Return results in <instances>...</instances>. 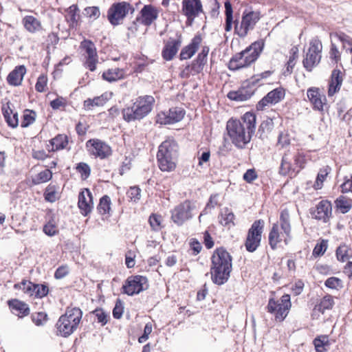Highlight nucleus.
<instances>
[{
    "instance_id": "obj_28",
    "label": "nucleus",
    "mask_w": 352,
    "mask_h": 352,
    "mask_svg": "<svg viewBox=\"0 0 352 352\" xmlns=\"http://www.w3.org/2000/svg\"><path fill=\"white\" fill-rule=\"evenodd\" d=\"M279 173L283 176L298 173L296 165L294 164L292 153L290 150H287L282 156Z\"/></svg>"
},
{
    "instance_id": "obj_31",
    "label": "nucleus",
    "mask_w": 352,
    "mask_h": 352,
    "mask_svg": "<svg viewBox=\"0 0 352 352\" xmlns=\"http://www.w3.org/2000/svg\"><path fill=\"white\" fill-rule=\"evenodd\" d=\"M7 305L13 314L19 318H24L30 314L29 305L18 298H11L7 301Z\"/></svg>"
},
{
    "instance_id": "obj_44",
    "label": "nucleus",
    "mask_w": 352,
    "mask_h": 352,
    "mask_svg": "<svg viewBox=\"0 0 352 352\" xmlns=\"http://www.w3.org/2000/svg\"><path fill=\"white\" fill-rule=\"evenodd\" d=\"M336 256L338 261L344 263L352 256V250L350 245L342 243L336 250Z\"/></svg>"
},
{
    "instance_id": "obj_45",
    "label": "nucleus",
    "mask_w": 352,
    "mask_h": 352,
    "mask_svg": "<svg viewBox=\"0 0 352 352\" xmlns=\"http://www.w3.org/2000/svg\"><path fill=\"white\" fill-rule=\"evenodd\" d=\"M2 113L9 126L16 128L19 125L18 113L16 112L14 113L8 105L2 107Z\"/></svg>"
},
{
    "instance_id": "obj_20",
    "label": "nucleus",
    "mask_w": 352,
    "mask_h": 352,
    "mask_svg": "<svg viewBox=\"0 0 352 352\" xmlns=\"http://www.w3.org/2000/svg\"><path fill=\"white\" fill-rule=\"evenodd\" d=\"M203 12L201 0H182L181 13L186 18V25H191L195 18Z\"/></svg>"
},
{
    "instance_id": "obj_16",
    "label": "nucleus",
    "mask_w": 352,
    "mask_h": 352,
    "mask_svg": "<svg viewBox=\"0 0 352 352\" xmlns=\"http://www.w3.org/2000/svg\"><path fill=\"white\" fill-rule=\"evenodd\" d=\"M85 148L89 156L100 160H107L113 155L111 146L105 141L91 138L85 143Z\"/></svg>"
},
{
    "instance_id": "obj_46",
    "label": "nucleus",
    "mask_w": 352,
    "mask_h": 352,
    "mask_svg": "<svg viewBox=\"0 0 352 352\" xmlns=\"http://www.w3.org/2000/svg\"><path fill=\"white\" fill-rule=\"evenodd\" d=\"M313 344L316 352H327L329 349L331 342L328 336L320 335L314 338Z\"/></svg>"
},
{
    "instance_id": "obj_4",
    "label": "nucleus",
    "mask_w": 352,
    "mask_h": 352,
    "mask_svg": "<svg viewBox=\"0 0 352 352\" xmlns=\"http://www.w3.org/2000/svg\"><path fill=\"white\" fill-rule=\"evenodd\" d=\"M292 239V227L290 212L287 208L280 212L279 219L272 224L268 233V243L272 250L280 247L281 243L287 245Z\"/></svg>"
},
{
    "instance_id": "obj_43",
    "label": "nucleus",
    "mask_w": 352,
    "mask_h": 352,
    "mask_svg": "<svg viewBox=\"0 0 352 352\" xmlns=\"http://www.w3.org/2000/svg\"><path fill=\"white\" fill-rule=\"evenodd\" d=\"M148 223L154 232H159L165 227L164 217L159 212H152L148 217Z\"/></svg>"
},
{
    "instance_id": "obj_64",
    "label": "nucleus",
    "mask_w": 352,
    "mask_h": 352,
    "mask_svg": "<svg viewBox=\"0 0 352 352\" xmlns=\"http://www.w3.org/2000/svg\"><path fill=\"white\" fill-rule=\"evenodd\" d=\"M324 285L331 289L339 290L343 287V283L340 278L331 276L324 281Z\"/></svg>"
},
{
    "instance_id": "obj_59",
    "label": "nucleus",
    "mask_w": 352,
    "mask_h": 352,
    "mask_svg": "<svg viewBox=\"0 0 352 352\" xmlns=\"http://www.w3.org/2000/svg\"><path fill=\"white\" fill-rule=\"evenodd\" d=\"M189 254L192 256H197L203 250L201 243L196 238H191L188 241Z\"/></svg>"
},
{
    "instance_id": "obj_15",
    "label": "nucleus",
    "mask_w": 352,
    "mask_h": 352,
    "mask_svg": "<svg viewBox=\"0 0 352 352\" xmlns=\"http://www.w3.org/2000/svg\"><path fill=\"white\" fill-rule=\"evenodd\" d=\"M264 228V220L257 219L248 229L244 241V246L248 252H254L261 246Z\"/></svg>"
},
{
    "instance_id": "obj_48",
    "label": "nucleus",
    "mask_w": 352,
    "mask_h": 352,
    "mask_svg": "<svg viewBox=\"0 0 352 352\" xmlns=\"http://www.w3.org/2000/svg\"><path fill=\"white\" fill-rule=\"evenodd\" d=\"M79 47L82 56L98 54L94 43L89 39H83L80 42Z\"/></svg>"
},
{
    "instance_id": "obj_53",
    "label": "nucleus",
    "mask_w": 352,
    "mask_h": 352,
    "mask_svg": "<svg viewBox=\"0 0 352 352\" xmlns=\"http://www.w3.org/2000/svg\"><path fill=\"white\" fill-rule=\"evenodd\" d=\"M328 240L320 239L312 251V256L318 258L323 256L328 248Z\"/></svg>"
},
{
    "instance_id": "obj_32",
    "label": "nucleus",
    "mask_w": 352,
    "mask_h": 352,
    "mask_svg": "<svg viewBox=\"0 0 352 352\" xmlns=\"http://www.w3.org/2000/svg\"><path fill=\"white\" fill-rule=\"evenodd\" d=\"M23 28L30 34H38L44 30L41 21L33 15H25L21 19Z\"/></svg>"
},
{
    "instance_id": "obj_7",
    "label": "nucleus",
    "mask_w": 352,
    "mask_h": 352,
    "mask_svg": "<svg viewBox=\"0 0 352 352\" xmlns=\"http://www.w3.org/2000/svg\"><path fill=\"white\" fill-rule=\"evenodd\" d=\"M155 102L152 96H138L131 106L122 110L123 119L127 122L143 119L151 113Z\"/></svg>"
},
{
    "instance_id": "obj_35",
    "label": "nucleus",
    "mask_w": 352,
    "mask_h": 352,
    "mask_svg": "<svg viewBox=\"0 0 352 352\" xmlns=\"http://www.w3.org/2000/svg\"><path fill=\"white\" fill-rule=\"evenodd\" d=\"M112 206L113 204L111 197L107 195H104L99 199L96 210L102 219H108L112 215Z\"/></svg>"
},
{
    "instance_id": "obj_37",
    "label": "nucleus",
    "mask_w": 352,
    "mask_h": 352,
    "mask_svg": "<svg viewBox=\"0 0 352 352\" xmlns=\"http://www.w3.org/2000/svg\"><path fill=\"white\" fill-rule=\"evenodd\" d=\"M298 57V47L297 45H294L289 50L288 59L285 64V67L282 73L284 76H290L293 73Z\"/></svg>"
},
{
    "instance_id": "obj_2",
    "label": "nucleus",
    "mask_w": 352,
    "mask_h": 352,
    "mask_svg": "<svg viewBox=\"0 0 352 352\" xmlns=\"http://www.w3.org/2000/svg\"><path fill=\"white\" fill-rule=\"evenodd\" d=\"M226 23L225 31L230 32L232 25H234V32L239 38L246 37L249 32L253 30L256 24L262 18L261 12L259 10H245L242 14L241 20L233 21V10L230 1L225 2Z\"/></svg>"
},
{
    "instance_id": "obj_56",
    "label": "nucleus",
    "mask_w": 352,
    "mask_h": 352,
    "mask_svg": "<svg viewBox=\"0 0 352 352\" xmlns=\"http://www.w3.org/2000/svg\"><path fill=\"white\" fill-rule=\"evenodd\" d=\"M35 90L38 93L48 91V76L47 74H41L36 79Z\"/></svg>"
},
{
    "instance_id": "obj_5",
    "label": "nucleus",
    "mask_w": 352,
    "mask_h": 352,
    "mask_svg": "<svg viewBox=\"0 0 352 352\" xmlns=\"http://www.w3.org/2000/svg\"><path fill=\"white\" fill-rule=\"evenodd\" d=\"M179 145L173 137H168L158 146L156 159L162 172H173L178 163Z\"/></svg>"
},
{
    "instance_id": "obj_21",
    "label": "nucleus",
    "mask_w": 352,
    "mask_h": 352,
    "mask_svg": "<svg viewBox=\"0 0 352 352\" xmlns=\"http://www.w3.org/2000/svg\"><path fill=\"white\" fill-rule=\"evenodd\" d=\"M186 111L182 107H171L167 111H161L157 115V122L160 124H172L180 122L185 116Z\"/></svg>"
},
{
    "instance_id": "obj_23",
    "label": "nucleus",
    "mask_w": 352,
    "mask_h": 352,
    "mask_svg": "<svg viewBox=\"0 0 352 352\" xmlns=\"http://www.w3.org/2000/svg\"><path fill=\"white\" fill-rule=\"evenodd\" d=\"M94 197L87 188H83L79 192L78 199V207L80 214L84 217L89 216L94 209Z\"/></svg>"
},
{
    "instance_id": "obj_52",
    "label": "nucleus",
    "mask_w": 352,
    "mask_h": 352,
    "mask_svg": "<svg viewBox=\"0 0 352 352\" xmlns=\"http://www.w3.org/2000/svg\"><path fill=\"white\" fill-rule=\"evenodd\" d=\"M291 144V137L287 129H284L279 132L278 138L276 146L279 149H283L287 148Z\"/></svg>"
},
{
    "instance_id": "obj_34",
    "label": "nucleus",
    "mask_w": 352,
    "mask_h": 352,
    "mask_svg": "<svg viewBox=\"0 0 352 352\" xmlns=\"http://www.w3.org/2000/svg\"><path fill=\"white\" fill-rule=\"evenodd\" d=\"M112 95V92H104L93 98H87L83 102V109L86 111H91L95 107H102L111 99Z\"/></svg>"
},
{
    "instance_id": "obj_26",
    "label": "nucleus",
    "mask_w": 352,
    "mask_h": 352,
    "mask_svg": "<svg viewBox=\"0 0 352 352\" xmlns=\"http://www.w3.org/2000/svg\"><path fill=\"white\" fill-rule=\"evenodd\" d=\"M48 153H55L60 151H70L69 137L65 133H58L49 140L47 145Z\"/></svg>"
},
{
    "instance_id": "obj_30",
    "label": "nucleus",
    "mask_w": 352,
    "mask_h": 352,
    "mask_svg": "<svg viewBox=\"0 0 352 352\" xmlns=\"http://www.w3.org/2000/svg\"><path fill=\"white\" fill-rule=\"evenodd\" d=\"M254 94V89H251L246 82H244L237 90L230 91L227 97L234 101L242 102L250 99Z\"/></svg>"
},
{
    "instance_id": "obj_49",
    "label": "nucleus",
    "mask_w": 352,
    "mask_h": 352,
    "mask_svg": "<svg viewBox=\"0 0 352 352\" xmlns=\"http://www.w3.org/2000/svg\"><path fill=\"white\" fill-rule=\"evenodd\" d=\"M82 57L83 66L90 72H95L97 69V65L99 63L98 54H90Z\"/></svg>"
},
{
    "instance_id": "obj_57",
    "label": "nucleus",
    "mask_w": 352,
    "mask_h": 352,
    "mask_svg": "<svg viewBox=\"0 0 352 352\" xmlns=\"http://www.w3.org/2000/svg\"><path fill=\"white\" fill-rule=\"evenodd\" d=\"M336 207L342 214L348 212L352 208L351 202L343 196H340L335 201Z\"/></svg>"
},
{
    "instance_id": "obj_12",
    "label": "nucleus",
    "mask_w": 352,
    "mask_h": 352,
    "mask_svg": "<svg viewBox=\"0 0 352 352\" xmlns=\"http://www.w3.org/2000/svg\"><path fill=\"white\" fill-rule=\"evenodd\" d=\"M134 12L135 8L129 2H116L113 3L108 9L107 18L109 23L116 27L122 24L129 13L132 14Z\"/></svg>"
},
{
    "instance_id": "obj_25",
    "label": "nucleus",
    "mask_w": 352,
    "mask_h": 352,
    "mask_svg": "<svg viewBox=\"0 0 352 352\" xmlns=\"http://www.w3.org/2000/svg\"><path fill=\"white\" fill-rule=\"evenodd\" d=\"M182 36L177 38L170 37L167 41H164V45L162 50V57L166 61L172 60L177 55L181 45Z\"/></svg>"
},
{
    "instance_id": "obj_61",
    "label": "nucleus",
    "mask_w": 352,
    "mask_h": 352,
    "mask_svg": "<svg viewBox=\"0 0 352 352\" xmlns=\"http://www.w3.org/2000/svg\"><path fill=\"white\" fill-rule=\"evenodd\" d=\"M83 14L85 17L95 21L100 16V9L98 6H87L85 8Z\"/></svg>"
},
{
    "instance_id": "obj_41",
    "label": "nucleus",
    "mask_w": 352,
    "mask_h": 352,
    "mask_svg": "<svg viewBox=\"0 0 352 352\" xmlns=\"http://www.w3.org/2000/svg\"><path fill=\"white\" fill-rule=\"evenodd\" d=\"M67 15L65 19L69 23V27L76 28L80 25V10L76 4H72L65 10Z\"/></svg>"
},
{
    "instance_id": "obj_10",
    "label": "nucleus",
    "mask_w": 352,
    "mask_h": 352,
    "mask_svg": "<svg viewBox=\"0 0 352 352\" xmlns=\"http://www.w3.org/2000/svg\"><path fill=\"white\" fill-rule=\"evenodd\" d=\"M322 43L318 38H312L308 48L304 52L302 63L307 72H311L320 63L322 59Z\"/></svg>"
},
{
    "instance_id": "obj_58",
    "label": "nucleus",
    "mask_w": 352,
    "mask_h": 352,
    "mask_svg": "<svg viewBox=\"0 0 352 352\" xmlns=\"http://www.w3.org/2000/svg\"><path fill=\"white\" fill-rule=\"evenodd\" d=\"M274 127V124L273 119L267 117L261 123L258 127V133H260L261 136L263 135L266 136L268 133L272 131Z\"/></svg>"
},
{
    "instance_id": "obj_11",
    "label": "nucleus",
    "mask_w": 352,
    "mask_h": 352,
    "mask_svg": "<svg viewBox=\"0 0 352 352\" xmlns=\"http://www.w3.org/2000/svg\"><path fill=\"white\" fill-rule=\"evenodd\" d=\"M210 47L208 45L201 47V51L196 58L188 64L179 73L182 78H188L190 76L198 75L203 72L204 67L208 63V56Z\"/></svg>"
},
{
    "instance_id": "obj_27",
    "label": "nucleus",
    "mask_w": 352,
    "mask_h": 352,
    "mask_svg": "<svg viewBox=\"0 0 352 352\" xmlns=\"http://www.w3.org/2000/svg\"><path fill=\"white\" fill-rule=\"evenodd\" d=\"M311 214L316 219L327 223L332 216L331 203L327 199L320 201Z\"/></svg>"
},
{
    "instance_id": "obj_9",
    "label": "nucleus",
    "mask_w": 352,
    "mask_h": 352,
    "mask_svg": "<svg viewBox=\"0 0 352 352\" xmlns=\"http://www.w3.org/2000/svg\"><path fill=\"white\" fill-rule=\"evenodd\" d=\"M291 296L284 294L280 298H270L265 307L266 311L274 316V321L283 322L292 309Z\"/></svg>"
},
{
    "instance_id": "obj_6",
    "label": "nucleus",
    "mask_w": 352,
    "mask_h": 352,
    "mask_svg": "<svg viewBox=\"0 0 352 352\" xmlns=\"http://www.w3.org/2000/svg\"><path fill=\"white\" fill-rule=\"evenodd\" d=\"M265 47V40L258 39L252 43L245 50L234 54L228 63L231 71L247 68L254 63L259 58Z\"/></svg>"
},
{
    "instance_id": "obj_29",
    "label": "nucleus",
    "mask_w": 352,
    "mask_h": 352,
    "mask_svg": "<svg viewBox=\"0 0 352 352\" xmlns=\"http://www.w3.org/2000/svg\"><path fill=\"white\" fill-rule=\"evenodd\" d=\"M128 77L126 70L124 68L111 67L105 69L101 75L103 80L109 83H114L124 80Z\"/></svg>"
},
{
    "instance_id": "obj_38",
    "label": "nucleus",
    "mask_w": 352,
    "mask_h": 352,
    "mask_svg": "<svg viewBox=\"0 0 352 352\" xmlns=\"http://www.w3.org/2000/svg\"><path fill=\"white\" fill-rule=\"evenodd\" d=\"M57 166L56 161H52L50 164L49 168L41 170L32 179V183L34 185H39L41 184L46 183L50 181L53 176V173L51 170L52 168H55Z\"/></svg>"
},
{
    "instance_id": "obj_33",
    "label": "nucleus",
    "mask_w": 352,
    "mask_h": 352,
    "mask_svg": "<svg viewBox=\"0 0 352 352\" xmlns=\"http://www.w3.org/2000/svg\"><path fill=\"white\" fill-rule=\"evenodd\" d=\"M343 82V74L339 69H334L328 84L327 94L329 97L339 92Z\"/></svg>"
},
{
    "instance_id": "obj_17",
    "label": "nucleus",
    "mask_w": 352,
    "mask_h": 352,
    "mask_svg": "<svg viewBox=\"0 0 352 352\" xmlns=\"http://www.w3.org/2000/svg\"><path fill=\"white\" fill-rule=\"evenodd\" d=\"M148 287L146 276L142 275H131L124 280L120 291L123 294L134 296L139 294Z\"/></svg>"
},
{
    "instance_id": "obj_55",
    "label": "nucleus",
    "mask_w": 352,
    "mask_h": 352,
    "mask_svg": "<svg viewBox=\"0 0 352 352\" xmlns=\"http://www.w3.org/2000/svg\"><path fill=\"white\" fill-rule=\"evenodd\" d=\"M43 231L49 236H55L58 233V226L54 217H51L49 221L43 226Z\"/></svg>"
},
{
    "instance_id": "obj_18",
    "label": "nucleus",
    "mask_w": 352,
    "mask_h": 352,
    "mask_svg": "<svg viewBox=\"0 0 352 352\" xmlns=\"http://www.w3.org/2000/svg\"><path fill=\"white\" fill-rule=\"evenodd\" d=\"M286 95V89L282 86L276 87L269 91L256 104L258 111H263L271 106L276 105L283 101Z\"/></svg>"
},
{
    "instance_id": "obj_14",
    "label": "nucleus",
    "mask_w": 352,
    "mask_h": 352,
    "mask_svg": "<svg viewBox=\"0 0 352 352\" xmlns=\"http://www.w3.org/2000/svg\"><path fill=\"white\" fill-rule=\"evenodd\" d=\"M195 209V202L190 199H185L170 210V220L177 226H182L193 217Z\"/></svg>"
},
{
    "instance_id": "obj_60",
    "label": "nucleus",
    "mask_w": 352,
    "mask_h": 352,
    "mask_svg": "<svg viewBox=\"0 0 352 352\" xmlns=\"http://www.w3.org/2000/svg\"><path fill=\"white\" fill-rule=\"evenodd\" d=\"M129 201L137 203L141 198V189L138 186H131L126 191Z\"/></svg>"
},
{
    "instance_id": "obj_24",
    "label": "nucleus",
    "mask_w": 352,
    "mask_h": 352,
    "mask_svg": "<svg viewBox=\"0 0 352 352\" xmlns=\"http://www.w3.org/2000/svg\"><path fill=\"white\" fill-rule=\"evenodd\" d=\"M203 43V36L201 34H196L190 42L183 47L180 51L179 58L180 60H185L191 58L198 51L199 47L201 48Z\"/></svg>"
},
{
    "instance_id": "obj_8",
    "label": "nucleus",
    "mask_w": 352,
    "mask_h": 352,
    "mask_svg": "<svg viewBox=\"0 0 352 352\" xmlns=\"http://www.w3.org/2000/svg\"><path fill=\"white\" fill-rule=\"evenodd\" d=\"M82 311L78 307H67L64 314L58 320L56 327L58 335L67 338L78 327Z\"/></svg>"
},
{
    "instance_id": "obj_3",
    "label": "nucleus",
    "mask_w": 352,
    "mask_h": 352,
    "mask_svg": "<svg viewBox=\"0 0 352 352\" xmlns=\"http://www.w3.org/2000/svg\"><path fill=\"white\" fill-rule=\"evenodd\" d=\"M232 271V256L223 246L217 248L211 254L210 273L213 283H227Z\"/></svg>"
},
{
    "instance_id": "obj_51",
    "label": "nucleus",
    "mask_w": 352,
    "mask_h": 352,
    "mask_svg": "<svg viewBox=\"0 0 352 352\" xmlns=\"http://www.w3.org/2000/svg\"><path fill=\"white\" fill-rule=\"evenodd\" d=\"M36 118V113L34 110L26 109L23 111L21 126L27 128L32 124Z\"/></svg>"
},
{
    "instance_id": "obj_19",
    "label": "nucleus",
    "mask_w": 352,
    "mask_h": 352,
    "mask_svg": "<svg viewBox=\"0 0 352 352\" xmlns=\"http://www.w3.org/2000/svg\"><path fill=\"white\" fill-rule=\"evenodd\" d=\"M307 96L313 110L321 113L328 111L329 106L327 97L320 88L316 87H309L307 91Z\"/></svg>"
},
{
    "instance_id": "obj_50",
    "label": "nucleus",
    "mask_w": 352,
    "mask_h": 352,
    "mask_svg": "<svg viewBox=\"0 0 352 352\" xmlns=\"http://www.w3.org/2000/svg\"><path fill=\"white\" fill-rule=\"evenodd\" d=\"M44 198L45 201L54 203L58 199V186L50 184L45 189Z\"/></svg>"
},
{
    "instance_id": "obj_62",
    "label": "nucleus",
    "mask_w": 352,
    "mask_h": 352,
    "mask_svg": "<svg viewBox=\"0 0 352 352\" xmlns=\"http://www.w3.org/2000/svg\"><path fill=\"white\" fill-rule=\"evenodd\" d=\"M331 168L329 166H326L323 168L320 169L318 173L316 181L314 184V188L316 189H320L323 185V182L325 181L327 175L330 172Z\"/></svg>"
},
{
    "instance_id": "obj_22",
    "label": "nucleus",
    "mask_w": 352,
    "mask_h": 352,
    "mask_svg": "<svg viewBox=\"0 0 352 352\" xmlns=\"http://www.w3.org/2000/svg\"><path fill=\"white\" fill-rule=\"evenodd\" d=\"M160 11L152 4L144 5L136 17L138 21L145 27H150L158 19Z\"/></svg>"
},
{
    "instance_id": "obj_1",
    "label": "nucleus",
    "mask_w": 352,
    "mask_h": 352,
    "mask_svg": "<svg viewBox=\"0 0 352 352\" xmlns=\"http://www.w3.org/2000/svg\"><path fill=\"white\" fill-rule=\"evenodd\" d=\"M256 123V116L251 111L245 113L239 119L230 118L226 130L232 144L239 149L245 148L255 133Z\"/></svg>"
},
{
    "instance_id": "obj_40",
    "label": "nucleus",
    "mask_w": 352,
    "mask_h": 352,
    "mask_svg": "<svg viewBox=\"0 0 352 352\" xmlns=\"http://www.w3.org/2000/svg\"><path fill=\"white\" fill-rule=\"evenodd\" d=\"M294 164L296 165L298 173L305 168L307 163L311 160V153L298 149L292 153Z\"/></svg>"
},
{
    "instance_id": "obj_36",
    "label": "nucleus",
    "mask_w": 352,
    "mask_h": 352,
    "mask_svg": "<svg viewBox=\"0 0 352 352\" xmlns=\"http://www.w3.org/2000/svg\"><path fill=\"white\" fill-rule=\"evenodd\" d=\"M26 72L27 69L25 65L16 66L6 78L8 84L14 87L21 85Z\"/></svg>"
},
{
    "instance_id": "obj_39",
    "label": "nucleus",
    "mask_w": 352,
    "mask_h": 352,
    "mask_svg": "<svg viewBox=\"0 0 352 352\" xmlns=\"http://www.w3.org/2000/svg\"><path fill=\"white\" fill-rule=\"evenodd\" d=\"M334 305V297L331 294H326L315 305L313 312H318L324 314L326 311L331 310Z\"/></svg>"
},
{
    "instance_id": "obj_13",
    "label": "nucleus",
    "mask_w": 352,
    "mask_h": 352,
    "mask_svg": "<svg viewBox=\"0 0 352 352\" xmlns=\"http://www.w3.org/2000/svg\"><path fill=\"white\" fill-rule=\"evenodd\" d=\"M13 288L15 290H21L24 294L34 299H42L50 292L47 283H34L26 278H23L21 281L15 283Z\"/></svg>"
},
{
    "instance_id": "obj_42",
    "label": "nucleus",
    "mask_w": 352,
    "mask_h": 352,
    "mask_svg": "<svg viewBox=\"0 0 352 352\" xmlns=\"http://www.w3.org/2000/svg\"><path fill=\"white\" fill-rule=\"evenodd\" d=\"M235 215L230 208H224L219 213V223L228 229L235 226Z\"/></svg>"
},
{
    "instance_id": "obj_63",
    "label": "nucleus",
    "mask_w": 352,
    "mask_h": 352,
    "mask_svg": "<svg viewBox=\"0 0 352 352\" xmlns=\"http://www.w3.org/2000/svg\"><path fill=\"white\" fill-rule=\"evenodd\" d=\"M91 314L95 316L97 322L100 323L102 326L107 324L110 318L109 315L102 308H96Z\"/></svg>"
},
{
    "instance_id": "obj_47",
    "label": "nucleus",
    "mask_w": 352,
    "mask_h": 352,
    "mask_svg": "<svg viewBox=\"0 0 352 352\" xmlns=\"http://www.w3.org/2000/svg\"><path fill=\"white\" fill-rule=\"evenodd\" d=\"M90 129L88 118L86 116H81L79 120L75 126L76 134L80 138H83L87 135Z\"/></svg>"
},
{
    "instance_id": "obj_54",
    "label": "nucleus",
    "mask_w": 352,
    "mask_h": 352,
    "mask_svg": "<svg viewBox=\"0 0 352 352\" xmlns=\"http://www.w3.org/2000/svg\"><path fill=\"white\" fill-rule=\"evenodd\" d=\"M75 170L79 174L81 180H87L91 175V169L89 165L85 162H79L76 164Z\"/></svg>"
}]
</instances>
